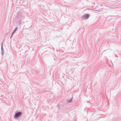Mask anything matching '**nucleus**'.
I'll return each mask as SVG.
<instances>
[{"label": "nucleus", "instance_id": "obj_1", "mask_svg": "<svg viewBox=\"0 0 121 121\" xmlns=\"http://www.w3.org/2000/svg\"><path fill=\"white\" fill-rule=\"evenodd\" d=\"M22 114L21 112H15L14 116V118L15 119H17L21 116Z\"/></svg>", "mask_w": 121, "mask_h": 121}, {"label": "nucleus", "instance_id": "obj_2", "mask_svg": "<svg viewBox=\"0 0 121 121\" xmlns=\"http://www.w3.org/2000/svg\"><path fill=\"white\" fill-rule=\"evenodd\" d=\"M1 54L2 55H3L4 53V49L3 48V43H2L1 44Z\"/></svg>", "mask_w": 121, "mask_h": 121}, {"label": "nucleus", "instance_id": "obj_3", "mask_svg": "<svg viewBox=\"0 0 121 121\" xmlns=\"http://www.w3.org/2000/svg\"><path fill=\"white\" fill-rule=\"evenodd\" d=\"M89 17V15L88 14H86L83 15L82 17V18H85V19H88Z\"/></svg>", "mask_w": 121, "mask_h": 121}, {"label": "nucleus", "instance_id": "obj_4", "mask_svg": "<svg viewBox=\"0 0 121 121\" xmlns=\"http://www.w3.org/2000/svg\"><path fill=\"white\" fill-rule=\"evenodd\" d=\"M17 29V27H16L14 29L13 32H14L15 33L16 32V31Z\"/></svg>", "mask_w": 121, "mask_h": 121}, {"label": "nucleus", "instance_id": "obj_5", "mask_svg": "<svg viewBox=\"0 0 121 121\" xmlns=\"http://www.w3.org/2000/svg\"><path fill=\"white\" fill-rule=\"evenodd\" d=\"M14 32H13L12 33L11 35V36H13V35L14 34Z\"/></svg>", "mask_w": 121, "mask_h": 121}, {"label": "nucleus", "instance_id": "obj_6", "mask_svg": "<svg viewBox=\"0 0 121 121\" xmlns=\"http://www.w3.org/2000/svg\"><path fill=\"white\" fill-rule=\"evenodd\" d=\"M12 36H11H11L10 37V38L11 39V38L12 37Z\"/></svg>", "mask_w": 121, "mask_h": 121}]
</instances>
